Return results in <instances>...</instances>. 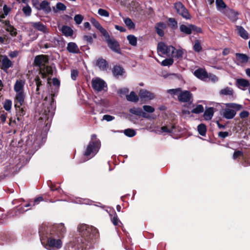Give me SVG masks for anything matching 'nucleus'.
Here are the masks:
<instances>
[{
	"mask_svg": "<svg viewBox=\"0 0 250 250\" xmlns=\"http://www.w3.org/2000/svg\"><path fill=\"white\" fill-rule=\"evenodd\" d=\"M179 29L181 32L187 35H190L192 32L197 33L202 32V29L200 27L191 24H188V25L181 24L179 26Z\"/></svg>",
	"mask_w": 250,
	"mask_h": 250,
	"instance_id": "9",
	"label": "nucleus"
},
{
	"mask_svg": "<svg viewBox=\"0 0 250 250\" xmlns=\"http://www.w3.org/2000/svg\"><path fill=\"white\" fill-rule=\"evenodd\" d=\"M144 110L148 113H153L155 111V109L151 106L145 105L143 106Z\"/></svg>",
	"mask_w": 250,
	"mask_h": 250,
	"instance_id": "57",
	"label": "nucleus"
},
{
	"mask_svg": "<svg viewBox=\"0 0 250 250\" xmlns=\"http://www.w3.org/2000/svg\"><path fill=\"white\" fill-rule=\"evenodd\" d=\"M51 227L42 225L39 229V233L43 244L42 241H47V243L44 245V248L48 250H58L62 247V242L60 237L53 232Z\"/></svg>",
	"mask_w": 250,
	"mask_h": 250,
	"instance_id": "2",
	"label": "nucleus"
},
{
	"mask_svg": "<svg viewBox=\"0 0 250 250\" xmlns=\"http://www.w3.org/2000/svg\"><path fill=\"white\" fill-rule=\"evenodd\" d=\"M203 106L201 104H198L191 111V112L195 114H199L203 112Z\"/></svg>",
	"mask_w": 250,
	"mask_h": 250,
	"instance_id": "48",
	"label": "nucleus"
},
{
	"mask_svg": "<svg viewBox=\"0 0 250 250\" xmlns=\"http://www.w3.org/2000/svg\"><path fill=\"white\" fill-rule=\"evenodd\" d=\"M96 64L100 69L103 70L106 69L107 65L106 61L103 59L97 60Z\"/></svg>",
	"mask_w": 250,
	"mask_h": 250,
	"instance_id": "40",
	"label": "nucleus"
},
{
	"mask_svg": "<svg viewBox=\"0 0 250 250\" xmlns=\"http://www.w3.org/2000/svg\"><path fill=\"white\" fill-rule=\"evenodd\" d=\"M192 94L189 91L181 90L180 94L178 97V100L182 103H189L191 102Z\"/></svg>",
	"mask_w": 250,
	"mask_h": 250,
	"instance_id": "13",
	"label": "nucleus"
},
{
	"mask_svg": "<svg viewBox=\"0 0 250 250\" xmlns=\"http://www.w3.org/2000/svg\"><path fill=\"white\" fill-rule=\"evenodd\" d=\"M237 61L240 63H245L248 61L249 57L246 54L237 53L235 54Z\"/></svg>",
	"mask_w": 250,
	"mask_h": 250,
	"instance_id": "35",
	"label": "nucleus"
},
{
	"mask_svg": "<svg viewBox=\"0 0 250 250\" xmlns=\"http://www.w3.org/2000/svg\"><path fill=\"white\" fill-rule=\"evenodd\" d=\"M22 10L26 16H30L31 14L32 9L28 5H27L26 6H24L22 8Z\"/></svg>",
	"mask_w": 250,
	"mask_h": 250,
	"instance_id": "52",
	"label": "nucleus"
},
{
	"mask_svg": "<svg viewBox=\"0 0 250 250\" xmlns=\"http://www.w3.org/2000/svg\"><path fill=\"white\" fill-rule=\"evenodd\" d=\"M124 21L125 25L129 29H133L135 27V23L132 21V20L129 18H124Z\"/></svg>",
	"mask_w": 250,
	"mask_h": 250,
	"instance_id": "37",
	"label": "nucleus"
},
{
	"mask_svg": "<svg viewBox=\"0 0 250 250\" xmlns=\"http://www.w3.org/2000/svg\"><path fill=\"white\" fill-rule=\"evenodd\" d=\"M98 14L101 17H109V13L105 9L99 8L98 10Z\"/></svg>",
	"mask_w": 250,
	"mask_h": 250,
	"instance_id": "51",
	"label": "nucleus"
},
{
	"mask_svg": "<svg viewBox=\"0 0 250 250\" xmlns=\"http://www.w3.org/2000/svg\"><path fill=\"white\" fill-rule=\"evenodd\" d=\"M83 40L85 41L87 43L92 44L93 40L91 35H84L83 36Z\"/></svg>",
	"mask_w": 250,
	"mask_h": 250,
	"instance_id": "56",
	"label": "nucleus"
},
{
	"mask_svg": "<svg viewBox=\"0 0 250 250\" xmlns=\"http://www.w3.org/2000/svg\"><path fill=\"white\" fill-rule=\"evenodd\" d=\"M233 89L229 87H226L221 89L219 92L220 94L221 95L232 96L233 95Z\"/></svg>",
	"mask_w": 250,
	"mask_h": 250,
	"instance_id": "36",
	"label": "nucleus"
},
{
	"mask_svg": "<svg viewBox=\"0 0 250 250\" xmlns=\"http://www.w3.org/2000/svg\"><path fill=\"white\" fill-rule=\"evenodd\" d=\"M11 11L10 7L4 4L2 8V11H0V23L3 25L6 20L4 19Z\"/></svg>",
	"mask_w": 250,
	"mask_h": 250,
	"instance_id": "17",
	"label": "nucleus"
},
{
	"mask_svg": "<svg viewBox=\"0 0 250 250\" xmlns=\"http://www.w3.org/2000/svg\"><path fill=\"white\" fill-rule=\"evenodd\" d=\"M214 114V108L209 107L206 109L204 113V118L206 120H210L211 119Z\"/></svg>",
	"mask_w": 250,
	"mask_h": 250,
	"instance_id": "33",
	"label": "nucleus"
},
{
	"mask_svg": "<svg viewBox=\"0 0 250 250\" xmlns=\"http://www.w3.org/2000/svg\"><path fill=\"white\" fill-rule=\"evenodd\" d=\"M223 14L233 21H235L237 20L238 15V12L229 8L226 9Z\"/></svg>",
	"mask_w": 250,
	"mask_h": 250,
	"instance_id": "21",
	"label": "nucleus"
},
{
	"mask_svg": "<svg viewBox=\"0 0 250 250\" xmlns=\"http://www.w3.org/2000/svg\"><path fill=\"white\" fill-rule=\"evenodd\" d=\"M175 48L171 45H167L164 42H159L157 46V51L160 55H165L171 57Z\"/></svg>",
	"mask_w": 250,
	"mask_h": 250,
	"instance_id": "8",
	"label": "nucleus"
},
{
	"mask_svg": "<svg viewBox=\"0 0 250 250\" xmlns=\"http://www.w3.org/2000/svg\"><path fill=\"white\" fill-rule=\"evenodd\" d=\"M183 55V51L182 49H178L173 51V53L171 55L172 58H175L177 59L182 58Z\"/></svg>",
	"mask_w": 250,
	"mask_h": 250,
	"instance_id": "45",
	"label": "nucleus"
},
{
	"mask_svg": "<svg viewBox=\"0 0 250 250\" xmlns=\"http://www.w3.org/2000/svg\"><path fill=\"white\" fill-rule=\"evenodd\" d=\"M90 21L92 25L101 32L104 37L106 35L107 36L108 33L104 27H103L97 20L94 18H91L90 19Z\"/></svg>",
	"mask_w": 250,
	"mask_h": 250,
	"instance_id": "16",
	"label": "nucleus"
},
{
	"mask_svg": "<svg viewBox=\"0 0 250 250\" xmlns=\"http://www.w3.org/2000/svg\"><path fill=\"white\" fill-rule=\"evenodd\" d=\"M12 104V101L10 100H6L3 104V108L7 111H10Z\"/></svg>",
	"mask_w": 250,
	"mask_h": 250,
	"instance_id": "49",
	"label": "nucleus"
},
{
	"mask_svg": "<svg viewBox=\"0 0 250 250\" xmlns=\"http://www.w3.org/2000/svg\"><path fill=\"white\" fill-rule=\"evenodd\" d=\"M104 37L111 50L118 54H121L120 44L116 40L113 38H111L108 33Z\"/></svg>",
	"mask_w": 250,
	"mask_h": 250,
	"instance_id": "10",
	"label": "nucleus"
},
{
	"mask_svg": "<svg viewBox=\"0 0 250 250\" xmlns=\"http://www.w3.org/2000/svg\"><path fill=\"white\" fill-rule=\"evenodd\" d=\"M139 96L141 99L152 100L155 98L154 93L146 89H141L139 91Z\"/></svg>",
	"mask_w": 250,
	"mask_h": 250,
	"instance_id": "22",
	"label": "nucleus"
},
{
	"mask_svg": "<svg viewBox=\"0 0 250 250\" xmlns=\"http://www.w3.org/2000/svg\"><path fill=\"white\" fill-rule=\"evenodd\" d=\"M21 105L15 104V107L16 110V116H23L25 114V111L23 107H21Z\"/></svg>",
	"mask_w": 250,
	"mask_h": 250,
	"instance_id": "42",
	"label": "nucleus"
},
{
	"mask_svg": "<svg viewBox=\"0 0 250 250\" xmlns=\"http://www.w3.org/2000/svg\"><path fill=\"white\" fill-rule=\"evenodd\" d=\"M19 54H20V51H19L15 50V51H10L8 53V56L11 58H16V57H18V55H19Z\"/></svg>",
	"mask_w": 250,
	"mask_h": 250,
	"instance_id": "59",
	"label": "nucleus"
},
{
	"mask_svg": "<svg viewBox=\"0 0 250 250\" xmlns=\"http://www.w3.org/2000/svg\"><path fill=\"white\" fill-rule=\"evenodd\" d=\"M3 28L12 37H15L17 35V30L12 24L9 21H5L2 25Z\"/></svg>",
	"mask_w": 250,
	"mask_h": 250,
	"instance_id": "15",
	"label": "nucleus"
},
{
	"mask_svg": "<svg viewBox=\"0 0 250 250\" xmlns=\"http://www.w3.org/2000/svg\"><path fill=\"white\" fill-rule=\"evenodd\" d=\"M56 8L59 11H64L66 10V6L62 3L58 2L56 4Z\"/></svg>",
	"mask_w": 250,
	"mask_h": 250,
	"instance_id": "58",
	"label": "nucleus"
},
{
	"mask_svg": "<svg viewBox=\"0 0 250 250\" xmlns=\"http://www.w3.org/2000/svg\"><path fill=\"white\" fill-rule=\"evenodd\" d=\"M174 127L173 126L169 127L167 126H164L161 127V130L163 132L167 133H172Z\"/></svg>",
	"mask_w": 250,
	"mask_h": 250,
	"instance_id": "55",
	"label": "nucleus"
},
{
	"mask_svg": "<svg viewBox=\"0 0 250 250\" xmlns=\"http://www.w3.org/2000/svg\"><path fill=\"white\" fill-rule=\"evenodd\" d=\"M25 81L23 79L17 80L14 86V90L16 93L24 92Z\"/></svg>",
	"mask_w": 250,
	"mask_h": 250,
	"instance_id": "18",
	"label": "nucleus"
},
{
	"mask_svg": "<svg viewBox=\"0 0 250 250\" xmlns=\"http://www.w3.org/2000/svg\"><path fill=\"white\" fill-rule=\"evenodd\" d=\"M194 75L198 79L206 80L208 79V72L205 69L198 68L194 72Z\"/></svg>",
	"mask_w": 250,
	"mask_h": 250,
	"instance_id": "20",
	"label": "nucleus"
},
{
	"mask_svg": "<svg viewBox=\"0 0 250 250\" xmlns=\"http://www.w3.org/2000/svg\"><path fill=\"white\" fill-rule=\"evenodd\" d=\"M208 78L211 80L213 82H216L218 81V79L216 76L211 73H208Z\"/></svg>",
	"mask_w": 250,
	"mask_h": 250,
	"instance_id": "60",
	"label": "nucleus"
},
{
	"mask_svg": "<svg viewBox=\"0 0 250 250\" xmlns=\"http://www.w3.org/2000/svg\"><path fill=\"white\" fill-rule=\"evenodd\" d=\"M49 2L46 0H43L39 6V10H42L46 12L51 11V8L49 6Z\"/></svg>",
	"mask_w": 250,
	"mask_h": 250,
	"instance_id": "32",
	"label": "nucleus"
},
{
	"mask_svg": "<svg viewBox=\"0 0 250 250\" xmlns=\"http://www.w3.org/2000/svg\"><path fill=\"white\" fill-rule=\"evenodd\" d=\"M114 117L109 115H104L103 117L102 120H106L107 122H110L114 119Z\"/></svg>",
	"mask_w": 250,
	"mask_h": 250,
	"instance_id": "63",
	"label": "nucleus"
},
{
	"mask_svg": "<svg viewBox=\"0 0 250 250\" xmlns=\"http://www.w3.org/2000/svg\"><path fill=\"white\" fill-rule=\"evenodd\" d=\"M127 40L129 43L132 46H136L137 45V38L133 35H129L127 36Z\"/></svg>",
	"mask_w": 250,
	"mask_h": 250,
	"instance_id": "43",
	"label": "nucleus"
},
{
	"mask_svg": "<svg viewBox=\"0 0 250 250\" xmlns=\"http://www.w3.org/2000/svg\"><path fill=\"white\" fill-rule=\"evenodd\" d=\"M48 62L47 56L44 55H38L35 57L34 64L36 66L40 68V75L45 78L47 75H51L53 73L52 67L46 65Z\"/></svg>",
	"mask_w": 250,
	"mask_h": 250,
	"instance_id": "4",
	"label": "nucleus"
},
{
	"mask_svg": "<svg viewBox=\"0 0 250 250\" xmlns=\"http://www.w3.org/2000/svg\"><path fill=\"white\" fill-rule=\"evenodd\" d=\"M83 17L80 15L78 14L74 16V20L75 21L76 23L77 24H80L82 23L83 20Z\"/></svg>",
	"mask_w": 250,
	"mask_h": 250,
	"instance_id": "54",
	"label": "nucleus"
},
{
	"mask_svg": "<svg viewBox=\"0 0 250 250\" xmlns=\"http://www.w3.org/2000/svg\"><path fill=\"white\" fill-rule=\"evenodd\" d=\"M1 64L3 69H7L12 67L13 63L6 56H2Z\"/></svg>",
	"mask_w": 250,
	"mask_h": 250,
	"instance_id": "29",
	"label": "nucleus"
},
{
	"mask_svg": "<svg viewBox=\"0 0 250 250\" xmlns=\"http://www.w3.org/2000/svg\"><path fill=\"white\" fill-rule=\"evenodd\" d=\"M124 134L127 137H132L136 135L135 131L131 128H127L124 130Z\"/></svg>",
	"mask_w": 250,
	"mask_h": 250,
	"instance_id": "50",
	"label": "nucleus"
},
{
	"mask_svg": "<svg viewBox=\"0 0 250 250\" xmlns=\"http://www.w3.org/2000/svg\"><path fill=\"white\" fill-rule=\"evenodd\" d=\"M32 26L38 31L42 32L43 33L48 32L46 27L41 22H31Z\"/></svg>",
	"mask_w": 250,
	"mask_h": 250,
	"instance_id": "23",
	"label": "nucleus"
},
{
	"mask_svg": "<svg viewBox=\"0 0 250 250\" xmlns=\"http://www.w3.org/2000/svg\"><path fill=\"white\" fill-rule=\"evenodd\" d=\"M25 97L24 92L16 93L15 96L16 104L22 105L24 103Z\"/></svg>",
	"mask_w": 250,
	"mask_h": 250,
	"instance_id": "28",
	"label": "nucleus"
},
{
	"mask_svg": "<svg viewBox=\"0 0 250 250\" xmlns=\"http://www.w3.org/2000/svg\"><path fill=\"white\" fill-rule=\"evenodd\" d=\"M126 98L127 101L132 102H137L139 100L138 96L133 91L131 92L129 95H127Z\"/></svg>",
	"mask_w": 250,
	"mask_h": 250,
	"instance_id": "39",
	"label": "nucleus"
},
{
	"mask_svg": "<svg viewBox=\"0 0 250 250\" xmlns=\"http://www.w3.org/2000/svg\"><path fill=\"white\" fill-rule=\"evenodd\" d=\"M78 76V71L77 70L73 69L71 71V77L73 80H76Z\"/></svg>",
	"mask_w": 250,
	"mask_h": 250,
	"instance_id": "61",
	"label": "nucleus"
},
{
	"mask_svg": "<svg viewBox=\"0 0 250 250\" xmlns=\"http://www.w3.org/2000/svg\"><path fill=\"white\" fill-rule=\"evenodd\" d=\"M166 28V24L162 22H158L155 25V29L157 33L160 36L164 35V30Z\"/></svg>",
	"mask_w": 250,
	"mask_h": 250,
	"instance_id": "25",
	"label": "nucleus"
},
{
	"mask_svg": "<svg viewBox=\"0 0 250 250\" xmlns=\"http://www.w3.org/2000/svg\"><path fill=\"white\" fill-rule=\"evenodd\" d=\"M129 112L131 114L137 116H141L144 118H146V114L143 112L142 109L140 107H133L129 109Z\"/></svg>",
	"mask_w": 250,
	"mask_h": 250,
	"instance_id": "30",
	"label": "nucleus"
},
{
	"mask_svg": "<svg viewBox=\"0 0 250 250\" xmlns=\"http://www.w3.org/2000/svg\"><path fill=\"white\" fill-rule=\"evenodd\" d=\"M236 28L238 31L239 35L241 38L244 39H248L249 38L248 32L242 26H237Z\"/></svg>",
	"mask_w": 250,
	"mask_h": 250,
	"instance_id": "34",
	"label": "nucleus"
},
{
	"mask_svg": "<svg viewBox=\"0 0 250 250\" xmlns=\"http://www.w3.org/2000/svg\"><path fill=\"white\" fill-rule=\"evenodd\" d=\"M193 49L197 52H199L202 50V47L199 40H196L195 41V43L193 45Z\"/></svg>",
	"mask_w": 250,
	"mask_h": 250,
	"instance_id": "47",
	"label": "nucleus"
},
{
	"mask_svg": "<svg viewBox=\"0 0 250 250\" xmlns=\"http://www.w3.org/2000/svg\"><path fill=\"white\" fill-rule=\"evenodd\" d=\"M53 229V232L58 234V236L62 237L66 232V229L63 224H60L55 226H47Z\"/></svg>",
	"mask_w": 250,
	"mask_h": 250,
	"instance_id": "14",
	"label": "nucleus"
},
{
	"mask_svg": "<svg viewBox=\"0 0 250 250\" xmlns=\"http://www.w3.org/2000/svg\"><path fill=\"white\" fill-rule=\"evenodd\" d=\"M78 229L81 235L78 242L82 250L92 248L94 241L98 236L97 229L86 224L80 225Z\"/></svg>",
	"mask_w": 250,
	"mask_h": 250,
	"instance_id": "1",
	"label": "nucleus"
},
{
	"mask_svg": "<svg viewBox=\"0 0 250 250\" xmlns=\"http://www.w3.org/2000/svg\"><path fill=\"white\" fill-rule=\"evenodd\" d=\"M236 85L242 90H245L248 87H250L249 81L245 79H238L236 80Z\"/></svg>",
	"mask_w": 250,
	"mask_h": 250,
	"instance_id": "19",
	"label": "nucleus"
},
{
	"mask_svg": "<svg viewBox=\"0 0 250 250\" xmlns=\"http://www.w3.org/2000/svg\"><path fill=\"white\" fill-rule=\"evenodd\" d=\"M181 88H177L175 89H170L167 90V93L171 95L173 97L177 96L178 98L179 95L181 92Z\"/></svg>",
	"mask_w": 250,
	"mask_h": 250,
	"instance_id": "38",
	"label": "nucleus"
},
{
	"mask_svg": "<svg viewBox=\"0 0 250 250\" xmlns=\"http://www.w3.org/2000/svg\"><path fill=\"white\" fill-rule=\"evenodd\" d=\"M47 75H46L45 78H43L40 75V74L39 73V75L35 77L34 81H35V82L36 83V85L37 86L36 90L37 94H39L40 87V86H41L42 85L43 81L42 80V79H43L44 80V81L45 82L47 78Z\"/></svg>",
	"mask_w": 250,
	"mask_h": 250,
	"instance_id": "24",
	"label": "nucleus"
},
{
	"mask_svg": "<svg viewBox=\"0 0 250 250\" xmlns=\"http://www.w3.org/2000/svg\"><path fill=\"white\" fill-rule=\"evenodd\" d=\"M198 131L201 135L204 136L206 134L207 129L206 126L205 125L201 124L198 125L197 127Z\"/></svg>",
	"mask_w": 250,
	"mask_h": 250,
	"instance_id": "44",
	"label": "nucleus"
},
{
	"mask_svg": "<svg viewBox=\"0 0 250 250\" xmlns=\"http://www.w3.org/2000/svg\"><path fill=\"white\" fill-rule=\"evenodd\" d=\"M92 87L93 89L97 92H100L107 87L106 83L100 78L93 79L91 81Z\"/></svg>",
	"mask_w": 250,
	"mask_h": 250,
	"instance_id": "12",
	"label": "nucleus"
},
{
	"mask_svg": "<svg viewBox=\"0 0 250 250\" xmlns=\"http://www.w3.org/2000/svg\"><path fill=\"white\" fill-rule=\"evenodd\" d=\"M225 105L226 108L223 109L222 115L227 119H233L236 112L243 108L242 105L235 103H227Z\"/></svg>",
	"mask_w": 250,
	"mask_h": 250,
	"instance_id": "6",
	"label": "nucleus"
},
{
	"mask_svg": "<svg viewBox=\"0 0 250 250\" xmlns=\"http://www.w3.org/2000/svg\"><path fill=\"white\" fill-rule=\"evenodd\" d=\"M249 112L248 111H243L240 113V117L242 119H244L248 117L249 116Z\"/></svg>",
	"mask_w": 250,
	"mask_h": 250,
	"instance_id": "64",
	"label": "nucleus"
},
{
	"mask_svg": "<svg viewBox=\"0 0 250 250\" xmlns=\"http://www.w3.org/2000/svg\"><path fill=\"white\" fill-rule=\"evenodd\" d=\"M42 141L41 137L39 135H30L26 141V145L32 151H36L40 147Z\"/></svg>",
	"mask_w": 250,
	"mask_h": 250,
	"instance_id": "7",
	"label": "nucleus"
},
{
	"mask_svg": "<svg viewBox=\"0 0 250 250\" xmlns=\"http://www.w3.org/2000/svg\"><path fill=\"white\" fill-rule=\"evenodd\" d=\"M124 69L119 66H115L112 69V73L115 76L122 75Z\"/></svg>",
	"mask_w": 250,
	"mask_h": 250,
	"instance_id": "41",
	"label": "nucleus"
},
{
	"mask_svg": "<svg viewBox=\"0 0 250 250\" xmlns=\"http://www.w3.org/2000/svg\"><path fill=\"white\" fill-rule=\"evenodd\" d=\"M173 63V60L172 59L169 58V59H166L164 60H163L161 64L163 66H170Z\"/></svg>",
	"mask_w": 250,
	"mask_h": 250,
	"instance_id": "53",
	"label": "nucleus"
},
{
	"mask_svg": "<svg viewBox=\"0 0 250 250\" xmlns=\"http://www.w3.org/2000/svg\"><path fill=\"white\" fill-rule=\"evenodd\" d=\"M42 105L43 109L40 113L39 120L44 121L46 127L48 126L49 127L56 108V105L52 95H49L45 97Z\"/></svg>",
	"mask_w": 250,
	"mask_h": 250,
	"instance_id": "3",
	"label": "nucleus"
},
{
	"mask_svg": "<svg viewBox=\"0 0 250 250\" xmlns=\"http://www.w3.org/2000/svg\"><path fill=\"white\" fill-rule=\"evenodd\" d=\"M217 10L223 13L227 9V5L223 0H216L215 1Z\"/></svg>",
	"mask_w": 250,
	"mask_h": 250,
	"instance_id": "27",
	"label": "nucleus"
},
{
	"mask_svg": "<svg viewBox=\"0 0 250 250\" xmlns=\"http://www.w3.org/2000/svg\"><path fill=\"white\" fill-rule=\"evenodd\" d=\"M129 90L128 88H123L121 89H120L118 91V93L121 96L122 95H124L126 94H127Z\"/></svg>",
	"mask_w": 250,
	"mask_h": 250,
	"instance_id": "62",
	"label": "nucleus"
},
{
	"mask_svg": "<svg viewBox=\"0 0 250 250\" xmlns=\"http://www.w3.org/2000/svg\"><path fill=\"white\" fill-rule=\"evenodd\" d=\"M96 137L95 134L91 135V141L89 142L85 151L84 155L87 157L88 159L95 156L100 149L101 143L99 140L97 139Z\"/></svg>",
	"mask_w": 250,
	"mask_h": 250,
	"instance_id": "5",
	"label": "nucleus"
},
{
	"mask_svg": "<svg viewBox=\"0 0 250 250\" xmlns=\"http://www.w3.org/2000/svg\"><path fill=\"white\" fill-rule=\"evenodd\" d=\"M110 215L111 216V220L115 226H119V225L121 224L115 212H114L113 215H111V214Z\"/></svg>",
	"mask_w": 250,
	"mask_h": 250,
	"instance_id": "46",
	"label": "nucleus"
},
{
	"mask_svg": "<svg viewBox=\"0 0 250 250\" xmlns=\"http://www.w3.org/2000/svg\"><path fill=\"white\" fill-rule=\"evenodd\" d=\"M67 50L70 53L74 54L78 53L80 51L78 45L73 42H70L67 44Z\"/></svg>",
	"mask_w": 250,
	"mask_h": 250,
	"instance_id": "26",
	"label": "nucleus"
},
{
	"mask_svg": "<svg viewBox=\"0 0 250 250\" xmlns=\"http://www.w3.org/2000/svg\"><path fill=\"white\" fill-rule=\"evenodd\" d=\"M61 31L66 37H71L73 34V30L71 27L67 25H63L62 27Z\"/></svg>",
	"mask_w": 250,
	"mask_h": 250,
	"instance_id": "31",
	"label": "nucleus"
},
{
	"mask_svg": "<svg viewBox=\"0 0 250 250\" xmlns=\"http://www.w3.org/2000/svg\"><path fill=\"white\" fill-rule=\"evenodd\" d=\"M175 8L177 13L180 15L186 20H190L191 18L188 10L181 2H176L175 4Z\"/></svg>",
	"mask_w": 250,
	"mask_h": 250,
	"instance_id": "11",
	"label": "nucleus"
}]
</instances>
